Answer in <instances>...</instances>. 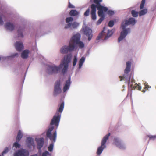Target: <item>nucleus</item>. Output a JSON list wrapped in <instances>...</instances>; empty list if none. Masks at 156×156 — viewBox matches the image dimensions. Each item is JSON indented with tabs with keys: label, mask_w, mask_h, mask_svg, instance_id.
I'll return each instance as SVG.
<instances>
[{
	"label": "nucleus",
	"mask_w": 156,
	"mask_h": 156,
	"mask_svg": "<svg viewBox=\"0 0 156 156\" xmlns=\"http://www.w3.org/2000/svg\"><path fill=\"white\" fill-rule=\"evenodd\" d=\"M18 54L17 53H16L13 54V55H12L13 56V57L18 56Z\"/></svg>",
	"instance_id": "8fccbe9b"
},
{
	"label": "nucleus",
	"mask_w": 156,
	"mask_h": 156,
	"mask_svg": "<svg viewBox=\"0 0 156 156\" xmlns=\"http://www.w3.org/2000/svg\"><path fill=\"white\" fill-rule=\"evenodd\" d=\"M30 156H37V155L36 154L34 155H31Z\"/></svg>",
	"instance_id": "3c124183"
},
{
	"label": "nucleus",
	"mask_w": 156,
	"mask_h": 156,
	"mask_svg": "<svg viewBox=\"0 0 156 156\" xmlns=\"http://www.w3.org/2000/svg\"><path fill=\"white\" fill-rule=\"evenodd\" d=\"M18 142H15L13 144V146L15 147L16 148H19L20 147V145L18 143Z\"/></svg>",
	"instance_id": "c9c22d12"
},
{
	"label": "nucleus",
	"mask_w": 156,
	"mask_h": 156,
	"mask_svg": "<svg viewBox=\"0 0 156 156\" xmlns=\"http://www.w3.org/2000/svg\"><path fill=\"white\" fill-rule=\"evenodd\" d=\"M114 25V22L113 21H110L108 24V26L110 27H112Z\"/></svg>",
	"instance_id": "37998d69"
},
{
	"label": "nucleus",
	"mask_w": 156,
	"mask_h": 156,
	"mask_svg": "<svg viewBox=\"0 0 156 156\" xmlns=\"http://www.w3.org/2000/svg\"><path fill=\"white\" fill-rule=\"evenodd\" d=\"M145 0H142L140 6V9H142L144 7Z\"/></svg>",
	"instance_id": "4c0bfd02"
},
{
	"label": "nucleus",
	"mask_w": 156,
	"mask_h": 156,
	"mask_svg": "<svg viewBox=\"0 0 156 156\" xmlns=\"http://www.w3.org/2000/svg\"><path fill=\"white\" fill-rule=\"evenodd\" d=\"M90 13V9H88L84 13V16H89Z\"/></svg>",
	"instance_id": "c03bdc74"
},
{
	"label": "nucleus",
	"mask_w": 156,
	"mask_h": 156,
	"mask_svg": "<svg viewBox=\"0 0 156 156\" xmlns=\"http://www.w3.org/2000/svg\"><path fill=\"white\" fill-rule=\"evenodd\" d=\"M119 78L120 79V81L125 80H126V81H128V88H130L131 89L129 90V89H128V94H129V93H130V95H131L132 94L133 87L134 86L133 84L134 83H135L134 79H132L131 80L130 76H129L128 74H124L122 76H119Z\"/></svg>",
	"instance_id": "f03ea898"
},
{
	"label": "nucleus",
	"mask_w": 156,
	"mask_h": 156,
	"mask_svg": "<svg viewBox=\"0 0 156 156\" xmlns=\"http://www.w3.org/2000/svg\"><path fill=\"white\" fill-rule=\"evenodd\" d=\"M49 155V152L47 151H45L42 153L41 156H48Z\"/></svg>",
	"instance_id": "a19ab883"
},
{
	"label": "nucleus",
	"mask_w": 156,
	"mask_h": 156,
	"mask_svg": "<svg viewBox=\"0 0 156 156\" xmlns=\"http://www.w3.org/2000/svg\"><path fill=\"white\" fill-rule=\"evenodd\" d=\"M64 107V103L62 102L60 105V106L59 108L58 112H62L63 109Z\"/></svg>",
	"instance_id": "473e14b6"
},
{
	"label": "nucleus",
	"mask_w": 156,
	"mask_h": 156,
	"mask_svg": "<svg viewBox=\"0 0 156 156\" xmlns=\"http://www.w3.org/2000/svg\"><path fill=\"white\" fill-rule=\"evenodd\" d=\"M15 46L16 50L18 51H21L24 48L23 43L20 41L16 42L15 44Z\"/></svg>",
	"instance_id": "dca6fc26"
},
{
	"label": "nucleus",
	"mask_w": 156,
	"mask_h": 156,
	"mask_svg": "<svg viewBox=\"0 0 156 156\" xmlns=\"http://www.w3.org/2000/svg\"><path fill=\"white\" fill-rule=\"evenodd\" d=\"M79 14V12L75 10H71L69 12L70 15L72 16H77Z\"/></svg>",
	"instance_id": "cd10ccee"
},
{
	"label": "nucleus",
	"mask_w": 156,
	"mask_h": 156,
	"mask_svg": "<svg viewBox=\"0 0 156 156\" xmlns=\"http://www.w3.org/2000/svg\"><path fill=\"white\" fill-rule=\"evenodd\" d=\"M85 34L88 37V40L90 41L92 37V30H84Z\"/></svg>",
	"instance_id": "a211bd4d"
},
{
	"label": "nucleus",
	"mask_w": 156,
	"mask_h": 156,
	"mask_svg": "<svg viewBox=\"0 0 156 156\" xmlns=\"http://www.w3.org/2000/svg\"><path fill=\"white\" fill-rule=\"evenodd\" d=\"M147 12V10L146 9H144L141 10L139 13V16H141L142 15H145Z\"/></svg>",
	"instance_id": "7c9ffc66"
},
{
	"label": "nucleus",
	"mask_w": 156,
	"mask_h": 156,
	"mask_svg": "<svg viewBox=\"0 0 156 156\" xmlns=\"http://www.w3.org/2000/svg\"><path fill=\"white\" fill-rule=\"evenodd\" d=\"M113 30H103V31L100 33L96 38V40H99L102 39L104 37V40H107L112 34Z\"/></svg>",
	"instance_id": "39448f33"
},
{
	"label": "nucleus",
	"mask_w": 156,
	"mask_h": 156,
	"mask_svg": "<svg viewBox=\"0 0 156 156\" xmlns=\"http://www.w3.org/2000/svg\"><path fill=\"white\" fill-rule=\"evenodd\" d=\"M79 23L77 22H75L72 24L71 26H72L73 28H76L79 26Z\"/></svg>",
	"instance_id": "e433bc0d"
},
{
	"label": "nucleus",
	"mask_w": 156,
	"mask_h": 156,
	"mask_svg": "<svg viewBox=\"0 0 156 156\" xmlns=\"http://www.w3.org/2000/svg\"><path fill=\"white\" fill-rule=\"evenodd\" d=\"M71 40L69 43V46L65 45L63 46L60 49V52L62 54H66L68 52H70L73 51L74 49V46L72 43Z\"/></svg>",
	"instance_id": "0eeeda50"
},
{
	"label": "nucleus",
	"mask_w": 156,
	"mask_h": 156,
	"mask_svg": "<svg viewBox=\"0 0 156 156\" xmlns=\"http://www.w3.org/2000/svg\"><path fill=\"white\" fill-rule=\"evenodd\" d=\"M128 30H123L120 33V35L118 39V42H119L121 41L125 38L128 33Z\"/></svg>",
	"instance_id": "f3484780"
},
{
	"label": "nucleus",
	"mask_w": 156,
	"mask_h": 156,
	"mask_svg": "<svg viewBox=\"0 0 156 156\" xmlns=\"http://www.w3.org/2000/svg\"><path fill=\"white\" fill-rule=\"evenodd\" d=\"M37 148L39 149H41L44 144V139L43 138H40L37 141Z\"/></svg>",
	"instance_id": "aec40b11"
},
{
	"label": "nucleus",
	"mask_w": 156,
	"mask_h": 156,
	"mask_svg": "<svg viewBox=\"0 0 156 156\" xmlns=\"http://www.w3.org/2000/svg\"><path fill=\"white\" fill-rule=\"evenodd\" d=\"M77 59L76 56H74L73 61V66H76L77 62Z\"/></svg>",
	"instance_id": "72a5a7b5"
},
{
	"label": "nucleus",
	"mask_w": 156,
	"mask_h": 156,
	"mask_svg": "<svg viewBox=\"0 0 156 156\" xmlns=\"http://www.w3.org/2000/svg\"><path fill=\"white\" fill-rule=\"evenodd\" d=\"M126 67L125 70V74H128L129 72L130 71L131 63L130 61L126 62Z\"/></svg>",
	"instance_id": "412c9836"
},
{
	"label": "nucleus",
	"mask_w": 156,
	"mask_h": 156,
	"mask_svg": "<svg viewBox=\"0 0 156 156\" xmlns=\"http://www.w3.org/2000/svg\"><path fill=\"white\" fill-rule=\"evenodd\" d=\"M5 28L8 29H14V24L10 22H7L5 25Z\"/></svg>",
	"instance_id": "393cba45"
},
{
	"label": "nucleus",
	"mask_w": 156,
	"mask_h": 156,
	"mask_svg": "<svg viewBox=\"0 0 156 156\" xmlns=\"http://www.w3.org/2000/svg\"><path fill=\"white\" fill-rule=\"evenodd\" d=\"M145 90L144 89H143V90H142V92H145Z\"/></svg>",
	"instance_id": "603ef678"
},
{
	"label": "nucleus",
	"mask_w": 156,
	"mask_h": 156,
	"mask_svg": "<svg viewBox=\"0 0 156 156\" xmlns=\"http://www.w3.org/2000/svg\"><path fill=\"white\" fill-rule=\"evenodd\" d=\"M69 7L70 8H74L75 7L74 6L69 3Z\"/></svg>",
	"instance_id": "09e8293b"
},
{
	"label": "nucleus",
	"mask_w": 156,
	"mask_h": 156,
	"mask_svg": "<svg viewBox=\"0 0 156 156\" xmlns=\"http://www.w3.org/2000/svg\"><path fill=\"white\" fill-rule=\"evenodd\" d=\"M145 87L144 89H147L149 88H151V86H150L146 82L144 83Z\"/></svg>",
	"instance_id": "49530a36"
},
{
	"label": "nucleus",
	"mask_w": 156,
	"mask_h": 156,
	"mask_svg": "<svg viewBox=\"0 0 156 156\" xmlns=\"http://www.w3.org/2000/svg\"><path fill=\"white\" fill-rule=\"evenodd\" d=\"M80 35L79 34H76L71 38V40L74 46V48L76 45H78L80 48L84 47V44L83 42L80 41Z\"/></svg>",
	"instance_id": "20e7f679"
},
{
	"label": "nucleus",
	"mask_w": 156,
	"mask_h": 156,
	"mask_svg": "<svg viewBox=\"0 0 156 156\" xmlns=\"http://www.w3.org/2000/svg\"><path fill=\"white\" fill-rule=\"evenodd\" d=\"M62 68L60 66V65L59 66L55 65L49 66L48 69V73L49 74L57 73Z\"/></svg>",
	"instance_id": "9b49d317"
},
{
	"label": "nucleus",
	"mask_w": 156,
	"mask_h": 156,
	"mask_svg": "<svg viewBox=\"0 0 156 156\" xmlns=\"http://www.w3.org/2000/svg\"><path fill=\"white\" fill-rule=\"evenodd\" d=\"M136 20L133 18H130L128 20H125L122 22L121 28L122 29H126V28L129 25H134L136 23Z\"/></svg>",
	"instance_id": "6e6552de"
},
{
	"label": "nucleus",
	"mask_w": 156,
	"mask_h": 156,
	"mask_svg": "<svg viewBox=\"0 0 156 156\" xmlns=\"http://www.w3.org/2000/svg\"><path fill=\"white\" fill-rule=\"evenodd\" d=\"M72 55L71 54H68L65 56L64 58V61L60 64V66L63 68L62 70L63 73H66L68 67V64L70 61Z\"/></svg>",
	"instance_id": "7ed1b4c3"
},
{
	"label": "nucleus",
	"mask_w": 156,
	"mask_h": 156,
	"mask_svg": "<svg viewBox=\"0 0 156 156\" xmlns=\"http://www.w3.org/2000/svg\"><path fill=\"white\" fill-rule=\"evenodd\" d=\"M96 8H97V5H96L94 4H92L91 5V10L90 13L91 15L92 19L94 20H95L96 19Z\"/></svg>",
	"instance_id": "2eb2a0df"
},
{
	"label": "nucleus",
	"mask_w": 156,
	"mask_h": 156,
	"mask_svg": "<svg viewBox=\"0 0 156 156\" xmlns=\"http://www.w3.org/2000/svg\"><path fill=\"white\" fill-rule=\"evenodd\" d=\"M85 58L84 57H82L80 60L79 62V68L80 69L82 67L83 63L84 62Z\"/></svg>",
	"instance_id": "bb28decb"
},
{
	"label": "nucleus",
	"mask_w": 156,
	"mask_h": 156,
	"mask_svg": "<svg viewBox=\"0 0 156 156\" xmlns=\"http://www.w3.org/2000/svg\"><path fill=\"white\" fill-rule=\"evenodd\" d=\"M9 149L8 147H6L2 153V155L3 156L4 154L7 153L9 151Z\"/></svg>",
	"instance_id": "ea45409f"
},
{
	"label": "nucleus",
	"mask_w": 156,
	"mask_h": 156,
	"mask_svg": "<svg viewBox=\"0 0 156 156\" xmlns=\"http://www.w3.org/2000/svg\"><path fill=\"white\" fill-rule=\"evenodd\" d=\"M27 139L28 146L29 147H30L31 146H33L34 147L35 146L33 139L32 138L27 137Z\"/></svg>",
	"instance_id": "4be33fe9"
},
{
	"label": "nucleus",
	"mask_w": 156,
	"mask_h": 156,
	"mask_svg": "<svg viewBox=\"0 0 156 156\" xmlns=\"http://www.w3.org/2000/svg\"><path fill=\"white\" fill-rule=\"evenodd\" d=\"M3 23V21L2 19V18L0 16V25L2 24Z\"/></svg>",
	"instance_id": "de8ad7c7"
},
{
	"label": "nucleus",
	"mask_w": 156,
	"mask_h": 156,
	"mask_svg": "<svg viewBox=\"0 0 156 156\" xmlns=\"http://www.w3.org/2000/svg\"><path fill=\"white\" fill-rule=\"evenodd\" d=\"M23 136V134L21 130L19 131L18 134H17L16 138V141L17 142H19Z\"/></svg>",
	"instance_id": "a878e982"
},
{
	"label": "nucleus",
	"mask_w": 156,
	"mask_h": 156,
	"mask_svg": "<svg viewBox=\"0 0 156 156\" xmlns=\"http://www.w3.org/2000/svg\"><path fill=\"white\" fill-rule=\"evenodd\" d=\"M61 115L57 112L55 115L53 116L51 121L50 125H54L57 127L59 124L60 119Z\"/></svg>",
	"instance_id": "9d476101"
},
{
	"label": "nucleus",
	"mask_w": 156,
	"mask_h": 156,
	"mask_svg": "<svg viewBox=\"0 0 156 156\" xmlns=\"http://www.w3.org/2000/svg\"><path fill=\"white\" fill-rule=\"evenodd\" d=\"M73 20V18L72 17H67L66 19V21L67 23V25L65 26L66 28L70 27L72 25V22Z\"/></svg>",
	"instance_id": "6ab92c4d"
},
{
	"label": "nucleus",
	"mask_w": 156,
	"mask_h": 156,
	"mask_svg": "<svg viewBox=\"0 0 156 156\" xmlns=\"http://www.w3.org/2000/svg\"><path fill=\"white\" fill-rule=\"evenodd\" d=\"M29 51L27 50H24L22 53L21 56L23 58H27L28 57Z\"/></svg>",
	"instance_id": "b1692460"
},
{
	"label": "nucleus",
	"mask_w": 156,
	"mask_h": 156,
	"mask_svg": "<svg viewBox=\"0 0 156 156\" xmlns=\"http://www.w3.org/2000/svg\"><path fill=\"white\" fill-rule=\"evenodd\" d=\"M60 86V80H57L55 84L54 90V94L56 95L62 92V90Z\"/></svg>",
	"instance_id": "f8f14e48"
},
{
	"label": "nucleus",
	"mask_w": 156,
	"mask_h": 156,
	"mask_svg": "<svg viewBox=\"0 0 156 156\" xmlns=\"http://www.w3.org/2000/svg\"><path fill=\"white\" fill-rule=\"evenodd\" d=\"M111 135L110 133H108L105 135L103 138L101 144V145L98 147L97 149V154L100 155L102 152L104 148L106 147L105 145L107 140L108 139L109 137Z\"/></svg>",
	"instance_id": "423d86ee"
},
{
	"label": "nucleus",
	"mask_w": 156,
	"mask_h": 156,
	"mask_svg": "<svg viewBox=\"0 0 156 156\" xmlns=\"http://www.w3.org/2000/svg\"><path fill=\"white\" fill-rule=\"evenodd\" d=\"M140 84H137L136 83L135 84H134V86H133V90H135L136 89H137L138 90H140L141 89V87L140 85Z\"/></svg>",
	"instance_id": "c756f323"
},
{
	"label": "nucleus",
	"mask_w": 156,
	"mask_h": 156,
	"mask_svg": "<svg viewBox=\"0 0 156 156\" xmlns=\"http://www.w3.org/2000/svg\"><path fill=\"white\" fill-rule=\"evenodd\" d=\"M54 129V126L50 127L47 132L46 135L50 139L51 141H52L54 142L56 141L57 136L56 132L55 131L52 135H51V132Z\"/></svg>",
	"instance_id": "1a4fd4ad"
},
{
	"label": "nucleus",
	"mask_w": 156,
	"mask_h": 156,
	"mask_svg": "<svg viewBox=\"0 0 156 156\" xmlns=\"http://www.w3.org/2000/svg\"><path fill=\"white\" fill-rule=\"evenodd\" d=\"M114 143L117 147L120 149H125V145L122 143L118 138H114Z\"/></svg>",
	"instance_id": "4468645a"
},
{
	"label": "nucleus",
	"mask_w": 156,
	"mask_h": 156,
	"mask_svg": "<svg viewBox=\"0 0 156 156\" xmlns=\"http://www.w3.org/2000/svg\"><path fill=\"white\" fill-rule=\"evenodd\" d=\"M132 16L135 17L138 16V12L137 11H136L134 10H132L131 12Z\"/></svg>",
	"instance_id": "2f4dec72"
},
{
	"label": "nucleus",
	"mask_w": 156,
	"mask_h": 156,
	"mask_svg": "<svg viewBox=\"0 0 156 156\" xmlns=\"http://www.w3.org/2000/svg\"><path fill=\"white\" fill-rule=\"evenodd\" d=\"M147 136L149 138L150 140H154L156 137V136L148 135Z\"/></svg>",
	"instance_id": "a18cd8bd"
},
{
	"label": "nucleus",
	"mask_w": 156,
	"mask_h": 156,
	"mask_svg": "<svg viewBox=\"0 0 156 156\" xmlns=\"http://www.w3.org/2000/svg\"><path fill=\"white\" fill-rule=\"evenodd\" d=\"M103 30L105 29V27H104V28H103Z\"/></svg>",
	"instance_id": "864d4df0"
},
{
	"label": "nucleus",
	"mask_w": 156,
	"mask_h": 156,
	"mask_svg": "<svg viewBox=\"0 0 156 156\" xmlns=\"http://www.w3.org/2000/svg\"><path fill=\"white\" fill-rule=\"evenodd\" d=\"M18 37H19L23 38V35L21 31V30H18Z\"/></svg>",
	"instance_id": "f704fd0d"
},
{
	"label": "nucleus",
	"mask_w": 156,
	"mask_h": 156,
	"mask_svg": "<svg viewBox=\"0 0 156 156\" xmlns=\"http://www.w3.org/2000/svg\"><path fill=\"white\" fill-rule=\"evenodd\" d=\"M53 148V144H51L48 147V150L49 151H51Z\"/></svg>",
	"instance_id": "58836bf2"
},
{
	"label": "nucleus",
	"mask_w": 156,
	"mask_h": 156,
	"mask_svg": "<svg viewBox=\"0 0 156 156\" xmlns=\"http://www.w3.org/2000/svg\"><path fill=\"white\" fill-rule=\"evenodd\" d=\"M70 83V79L66 81L65 84L63 88V91L64 92H65L69 89Z\"/></svg>",
	"instance_id": "5701e85b"
},
{
	"label": "nucleus",
	"mask_w": 156,
	"mask_h": 156,
	"mask_svg": "<svg viewBox=\"0 0 156 156\" xmlns=\"http://www.w3.org/2000/svg\"><path fill=\"white\" fill-rule=\"evenodd\" d=\"M0 156H1V155H0Z\"/></svg>",
	"instance_id": "5fc2aeb1"
},
{
	"label": "nucleus",
	"mask_w": 156,
	"mask_h": 156,
	"mask_svg": "<svg viewBox=\"0 0 156 156\" xmlns=\"http://www.w3.org/2000/svg\"><path fill=\"white\" fill-rule=\"evenodd\" d=\"M140 84H137L136 83L135 84H134V86H133V90H135L136 89H137L138 90H140L141 89V87L140 85Z\"/></svg>",
	"instance_id": "c85d7f7f"
},
{
	"label": "nucleus",
	"mask_w": 156,
	"mask_h": 156,
	"mask_svg": "<svg viewBox=\"0 0 156 156\" xmlns=\"http://www.w3.org/2000/svg\"><path fill=\"white\" fill-rule=\"evenodd\" d=\"M29 152L28 151L22 149L18 150L14 154V156H29Z\"/></svg>",
	"instance_id": "ddd939ff"
},
{
	"label": "nucleus",
	"mask_w": 156,
	"mask_h": 156,
	"mask_svg": "<svg viewBox=\"0 0 156 156\" xmlns=\"http://www.w3.org/2000/svg\"><path fill=\"white\" fill-rule=\"evenodd\" d=\"M93 1L94 2L97 4L98 15L101 17L97 23V25H99L104 19L105 16V13L108 11V9L107 7L102 6L100 4V3L102 2V0H93Z\"/></svg>",
	"instance_id": "f257e3e1"
},
{
	"label": "nucleus",
	"mask_w": 156,
	"mask_h": 156,
	"mask_svg": "<svg viewBox=\"0 0 156 156\" xmlns=\"http://www.w3.org/2000/svg\"><path fill=\"white\" fill-rule=\"evenodd\" d=\"M115 13L114 11L113 10H109L108 12V14L109 16H112Z\"/></svg>",
	"instance_id": "79ce46f5"
}]
</instances>
